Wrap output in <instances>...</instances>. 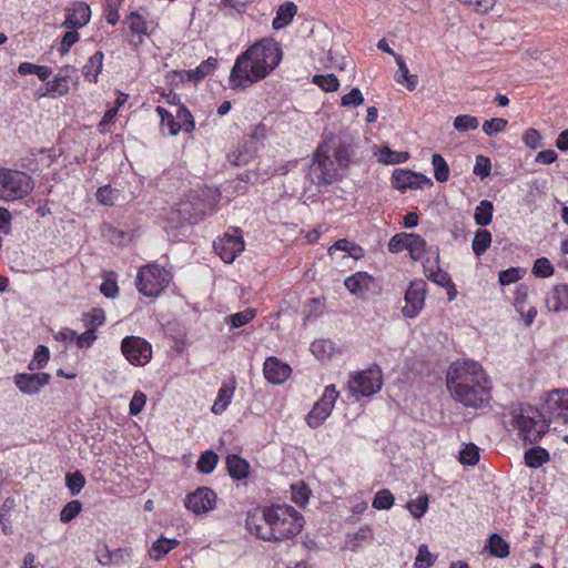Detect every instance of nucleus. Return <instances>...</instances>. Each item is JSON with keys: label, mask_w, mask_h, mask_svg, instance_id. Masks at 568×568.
Wrapping results in <instances>:
<instances>
[{"label": "nucleus", "mask_w": 568, "mask_h": 568, "mask_svg": "<svg viewBox=\"0 0 568 568\" xmlns=\"http://www.w3.org/2000/svg\"><path fill=\"white\" fill-rule=\"evenodd\" d=\"M446 386L452 397L465 407L483 408L491 399V382L474 361L452 363L446 372Z\"/></svg>", "instance_id": "obj_1"}, {"label": "nucleus", "mask_w": 568, "mask_h": 568, "mask_svg": "<svg viewBox=\"0 0 568 568\" xmlns=\"http://www.w3.org/2000/svg\"><path fill=\"white\" fill-rule=\"evenodd\" d=\"M303 515L287 504L257 507L245 519L246 529L264 541L293 539L303 529Z\"/></svg>", "instance_id": "obj_2"}, {"label": "nucleus", "mask_w": 568, "mask_h": 568, "mask_svg": "<svg viewBox=\"0 0 568 568\" xmlns=\"http://www.w3.org/2000/svg\"><path fill=\"white\" fill-rule=\"evenodd\" d=\"M283 51L273 38H263L235 60L230 73L232 89H245L265 79L282 61Z\"/></svg>", "instance_id": "obj_3"}, {"label": "nucleus", "mask_w": 568, "mask_h": 568, "mask_svg": "<svg viewBox=\"0 0 568 568\" xmlns=\"http://www.w3.org/2000/svg\"><path fill=\"white\" fill-rule=\"evenodd\" d=\"M508 416V423L518 430V436L524 442L536 444L548 432L549 425L542 414L531 405H514Z\"/></svg>", "instance_id": "obj_4"}, {"label": "nucleus", "mask_w": 568, "mask_h": 568, "mask_svg": "<svg viewBox=\"0 0 568 568\" xmlns=\"http://www.w3.org/2000/svg\"><path fill=\"white\" fill-rule=\"evenodd\" d=\"M331 146L327 142L321 143L313 154V161L310 165L308 173L305 179L316 186L331 185L342 180L341 170L336 162L331 159Z\"/></svg>", "instance_id": "obj_5"}, {"label": "nucleus", "mask_w": 568, "mask_h": 568, "mask_svg": "<svg viewBox=\"0 0 568 568\" xmlns=\"http://www.w3.org/2000/svg\"><path fill=\"white\" fill-rule=\"evenodd\" d=\"M170 282L169 272L156 263L140 267L135 277V286L140 293L149 297L161 294Z\"/></svg>", "instance_id": "obj_6"}, {"label": "nucleus", "mask_w": 568, "mask_h": 568, "mask_svg": "<svg viewBox=\"0 0 568 568\" xmlns=\"http://www.w3.org/2000/svg\"><path fill=\"white\" fill-rule=\"evenodd\" d=\"M0 199L13 201L28 195L33 189L32 178L21 171L6 170L0 173Z\"/></svg>", "instance_id": "obj_7"}, {"label": "nucleus", "mask_w": 568, "mask_h": 568, "mask_svg": "<svg viewBox=\"0 0 568 568\" xmlns=\"http://www.w3.org/2000/svg\"><path fill=\"white\" fill-rule=\"evenodd\" d=\"M213 248L223 262L233 263L245 248L242 230L230 227L227 232L213 242Z\"/></svg>", "instance_id": "obj_8"}, {"label": "nucleus", "mask_w": 568, "mask_h": 568, "mask_svg": "<svg viewBox=\"0 0 568 568\" xmlns=\"http://www.w3.org/2000/svg\"><path fill=\"white\" fill-rule=\"evenodd\" d=\"M121 353L134 366H145L152 358V345L143 337L129 335L121 342Z\"/></svg>", "instance_id": "obj_9"}, {"label": "nucleus", "mask_w": 568, "mask_h": 568, "mask_svg": "<svg viewBox=\"0 0 568 568\" xmlns=\"http://www.w3.org/2000/svg\"><path fill=\"white\" fill-rule=\"evenodd\" d=\"M349 389L357 395L368 397L381 390L383 374L378 366L357 373L349 382Z\"/></svg>", "instance_id": "obj_10"}, {"label": "nucleus", "mask_w": 568, "mask_h": 568, "mask_svg": "<svg viewBox=\"0 0 568 568\" xmlns=\"http://www.w3.org/2000/svg\"><path fill=\"white\" fill-rule=\"evenodd\" d=\"M337 397L338 393L335 389V385H328L325 387L323 396L314 404L313 408L306 416V423L311 428H318L326 420L334 408Z\"/></svg>", "instance_id": "obj_11"}, {"label": "nucleus", "mask_w": 568, "mask_h": 568, "mask_svg": "<svg viewBox=\"0 0 568 568\" xmlns=\"http://www.w3.org/2000/svg\"><path fill=\"white\" fill-rule=\"evenodd\" d=\"M426 298V282L414 280L409 283L405 292L406 305L402 308V314L406 318L416 317L424 308Z\"/></svg>", "instance_id": "obj_12"}, {"label": "nucleus", "mask_w": 568, "mask_h": 568, "mask_svg": "<svg viewBox=\"0 0 568 568\" xmlns=\"http://www.w3.org/2000/svg\"><path fill=\"white\" fill-rule=\"evenodd\" d=\"M392 185L394 189L404 193L408 189L417 190L429 187L433 185V181L423 173L396 169L392 175Z\"/></svg>", "instance_id": "obj_13"}, {"label": "nucleus", "mask_w": 568, "mask_h": 568, "mask_svg": "<svg viewBox=\"0 0 568 568\" xmlns=\"http://www.w3.org/2000/svg\"><path fill=\"white\" fill-rule=\"evenodd\" d=\"M17 388L26 395H38L51 382L49 373H18L13 377Z\"/></svg>", "instance_id": "obj_14"}, {"label": "nucleus", "mask_w": 568, "mask_h": 568, "mask_svg": "<svg viewBox=\"0 0 568 568\" xmlns=\"http://www.w3.org/2000/svg\"><path fill=\"white\" fill-rule=\"evenodd\" d=\"M216 501V494L209 487H199L189 494L185 499V507L196 515L205 514L213 509Z\"/></svg>", "instance_id": "obj_15"}, {"label": "nucleus", "mask_w": 568, "mask_h": 568, "mask_svg": "<svg viewBox=\"0 0 568 568\" xmlns=\"http://www.w3.org/2000/svg\"><path fill=\"white\" fill-rule=\"evenodd\" d=\"M291 372L290 365L275 356H270L264 362V376L272 384H283L290 377Z\"/></svg>", "instance_id": "obj_16"}, {"label": "nucleus", "mask_w": 568, "mask_h": 568, "mask_svg": "<svg viewBox=\"0 0 568 568\" xmlns=\"http://www.w3.org/2000/svg\"><path fill=\"white\" fill-rule=\"evenodd\" d=\"M176 207L190 226L197 224L206 216V203L200 199L181 202Z\"/></svg>", "instance_id": "obj_17"}, {"label": "nucleus", "mask_w": 568, "mask_h": 568, "mask_svg": "<svg viewBox=\"0 0 568 568\" xmlns=\"http://www.w3.org/2000/svg\"><path fill=\"white\" fill-rule=\"evenodd\" d=\"M91 18V10L88 3L78 2L72 10H68L65 20L62 27L67 29H80L89 23Z\"/></svg>", "instance_id": "obj_18"}, {"label": "nucleus", "mask_w": 568, "mask_h": 568, "mask_svg": "<svg viewBox=\"0 0 568 568\" xmlns=\"http://www.w3.org/2000/svg\"><path fill=\"white\" fill-rule=\"evenodd\" d=\"M257 150L258 146L246 136L240 142L237 149L227 155V159L236 166L245 165L254 158Z\"/></svg>", "instance_id": "obj_19"}, {"label": "nucleus", "mask_w": 568, "mask_h": 568, "mask_svg": "<svg viewBox=\"0 0 568 568\" xmlns=\"http://www.w3.org/2000/svg\"><path fill=\"white\" fill-rule=\"evenodd\" d=\"M226 468L232 479L236 481L245 480L251 470L250 463L237 454L226 456Z\"/></svg>", "instance_id": "obj_20"}, {"label": "nucleus", "mask_w": 568, "mask_h": 568, "mask_svg": "<svg viewBox=\"0 0 568 568\" xmlns=\"http://www.w3.org/2000/svg\"><path fill=\"white\" fill-rule=\"evenodd\" d=\"M235 389V378H231L229 382L222 384L217 392V396L214 400V404L211 408L213 414L221 415L226 410V408L231 404Z\"/></svg>", "instance_id": "obj_21"}, {"label": "nucleus", "mask_w": 568, "mask_h": 568, "mask_svg": "<svg viewBox=\"0 0 568 568\" xmlns=\"http://www.w3.org/2000/svg\"><path fill=\"white\" fill-rule=\"evenodd\" d=\"M334 161L341 170L349 168L354 155V143L351 139H339L333 146Z\"/></svg>", "instance_id": "obj_22"}, {"label": "nucleus", "mask_w": 568, "mask_h": 568, "mask_svg": "<svg viewBox=\"0 0 568 568\" xmlns=\"http://www.w3.org/2000/svg\"><path fill=\"white\" fill-rule=\"evenodd\" d=\"M546 306L556 313L568 311V284L555 285L551 295L546 300Z\"/></svg>", "instance_id": "obj_23"}, {"label": "nucleus", "mask_w": 568, "mask_h": 568, "mask_svg": "<svg viewBox=\"0 0 568 568\" xmlns=\"http://www.w3.org/2000/svg\"><path fill=\"white\" fill-rule=\"evenodd\" d=\"M374 282V277L367 272H357L345 278V287L354 295H361L369 291L371 284Z\"/></svg>", "instance_id": "obj_24"}, {"label": "nucleus", "mask_w": 568, "mask_h": 568, "mask_svg": "<svg viewBox=\"0 0 568 568\" xmlns=\"http://www.w3.org/2000/svg\"><path fill=\"white\" fill-rule=\"evenodd\" d=\"M297 12V6L294 2L287 1L281 4L273 19V29L280 30L288 26Z\"/></svg>", "instance_id": "obj_25"}, {"label": "nucleus", "mask_w": 568, "mask_h": 568, "mask_svg": "<svg viewBox=\"0 0 568 568\" xmlns=\"http://www.w3.org/2000/svg\"><path fill=\"white\" fill-rule=\"evenodd\" d=\"M104 54L102 51H97L89 58L82 68V75L89 82H98V75L102 71Z\"/></svg>", "instance_id": "obj_26"}, {"label": "nucleus", "mask_w": 568, "mask_h": 568, "mask_svg": "<svg viewBox=\"0 0 568 568\" xmlns=\"http://www.w3.org/2000/svg\"><path fill=\"white\" fill-rule=\"evenodd\" d=\"M485 549L496 558H506L510 554L509 544L496 532L488 537Z\"/></svg>", "instance_id": "obj_27"}, {"label": "nucleus", "mask_w": 568, "mask_h": 568, "mask_svg": "<svg viewBox=\"0 0 568 568\" xmlns=\"http://www.w3.org/2000/svg\"><path fill=\"white\" fill-rule=\"evenodd\" d=\"M550 460L549 452L541 446H534L525 452V464L537 469Z\"/></svg>", "instance_id": "obj_28"}, {"label": "nucleus", "mask_w": 568, "mask_h": 568, "mask_svg": "<svg viewBox=\"0 0 568 568\" xmlns=\"http://www.w3.org/2000/svg\"><path fill=\"white\" fill-rule=\"evenodd\" d=\"M180 545V541L175 538L169 539L165 537H160L152 544V547L149 551L150 557L153 560H161L166 554L176 548Z\"/></svg>", "instance_id": "obj_29"}, {"label": "nucleus", "mask_w": 568, "mask_h": 568, "mask_svg": "<svg viewBox=\"0 0 568 568\" xmlns=\"http://www.w3.org/2000/svg\"><path fill=\"white\" fill-rule=\"evenodd\" d=\"M217 59L210 57L202 61L194 70L183 71L190 81H201L210 75L217 67Z\"/></svg>", "instance_id": "obj_30"}, {"label": "nucleus", "mask_w": 568, "mask_h": 568, "mask_svg": "<svg viewBox=\"0 0 568 568\" xmlns=\"http://www.w3.org/2000/svg\"><path fill=\"white\" fill-rule=\"evenodd\" d=\"M126 21L129 22V28L132 31V33H135L139 36V40L131 41L130 43L133 44L135 48L143 42L141 36H148V22L146 20L136 11H132L128 18Z\"/></svg>", "instance_id": "obj_31"}, {"label": "nucleus", "mask_w": 568, "mask_h": 568, "mask_svg": "<svg viewBox=\"0 0 568 568\" xmlns=\"http://www.w3.org/2000/svg\"><path fill=\"white\" fill-rule=\"evenodd\" d=\"M165 222L166 229L176 231V233H174L173 236H186L185 232L191 227L190 224L186 221H184L181 212L176 206L170 210V212L166 215Z\"/></svg>", "instance_id": "obj_32"}, {"label": "nucleus", "mask_w": 568, "mask_h": 568, "mask_svg": "<svg viewBox=\"0 0 568 568\" xmlns=\"http://www.w3.org/2000/svg\"><path fill=\"white\" fill-rule=\"evenodd\" d=\"M395 61L398 65V70L395 74L396 81L398 83H404V81H405L406 82L405 85L409 91L415 90L418 84V77L416 74H409L406 62L400 54L396 55Z\"/></svg>", "instance_id": "obj_33"}, {"label": "nucleus", "mask_w": 568, "mask_h": 568, "mask_svg": "<svg viewBox=\"0 0 568 568\" xmlns=\"http://www.w3.org/2000/svg\"><path fill=\"white\" fill-rule=\"evenodd\" d=\"M373 539V531L367 525L361 527L357 531L346 534V542L352 551H357L362 544L371 542Z\"/></svg>", "instance_id": "obj_34"}, {"label": "nucleus", "mask_w": 568, "mask_h": 568, "mask_svg": "<svg viewBox=\"0 0 568 568\" xmlns=\"http://www.w3.org/2000/svg\"><path fill=\"white\" fill-rule=\"evenodd\" d=\"M493 236L491 233L486 229H479L476 231L471 248L477 257H480L491 245Z\"/></svg>", "instance_id": "obj_35"}, {"label": "nucleus", "mask_w": 568, "mask_h": 568, "mask_svg": "<svg viewBox=\"0 0 568 568\" xmlns=\"http://www.w3.org/2000/svg\"><path fill=\"white\" fill-rule=\"evenodd\" d=\"M378 156V161L385 164H399L408 160L409 153L406 151L398 152L393 151L388 146L384 145L378 149L375 153Z\"/></svg>", "instance_id": "obj_36"}, {"label": "nucleus", "mask_w": 568, "mask_h": 568, "mask_svg": "<svg viewBox=\"0 0 568 568\" xmlns=\"http://www.w3.org/2000/svg\"><path fill=\"white\" fill-rule=\"evenodd\" d=\"M438 263H439V250H438V247H436V264H438ZM424 268H425V274H426L427 278L442 287H445L449 282H452L450 275L446 271H443L439 267V265H437L436 270H434L433 267H428L427 264H424Z\"/></svg>", "instance_id": "obj_37"}, {"label": "nucleus", "mask_w": 568, "mask_h": 568, "mask_svg": "<svg viewBox=\"0 0 568 568\" xmlns=\"http://www.w3.org/2000/svg\"><path fill=\"white\" fill-rule=\"evenodd\" d=\"M311 494L312 491L304 480L291 485V499L298 507L304 508L308 504Z\"/></svg>", "instance_id": "obj_38"}, {"label": "nucleus", "mask_w": 568, "mask_h": 568, "mask_svg": "<svg viewBox=\"0 0 568 568\" xmlns=\"http://www.w3.org/2000/svg\"><path fill=\"white\" fill-rule=\"evenodd\" d=\"M494 205L488 200H483L475 209V223L481 227L489 225L493 221Z\"/></svg>", "instance_id": "obj_39"}, {"label": "nucleus", "mask_w": 568, "mask_h": 568, "mask_svg": "<svg viewBox=\"0 0 568 568\" xmlns=\"http://www.w3.org/2000/svg\"><path fill=\"white\" fill-rule=\"evenodd\" d=\"M255 316L256 310L248 307L242 312L229 315L225 318V322L230 325L231 328H240L252 322Z\"/></svg>", "instance_id": "obj_40"}, {"label": "nucleus", "mask_w": 568, "mask_h": 568, "mask_svg": "<svg viewBox=\"0 0 568 568\" xmlns=\"http://www.w3.org/2000/svg\"><path fill=\"white\" fill-rule=\"evenodd\" d=\"M219 463V456L213 450L209 449L201 454L196 468L201 474H211Z\"/></svg>", "instance_id": "obj_41"}, {"label": "nucleus", "mask_w": 568, "mask_h": 568, "mask_svg": "<svg viewBox=\"0 0 568 568\" xmlns=\"http://www.w3.org/2000/svg\"><path fill=\"white\" fill-rule=\"evenodd\" d=\"M432 164L434 166V175L436 181L440 183L448 181L450 170L443 155L439 153H434L432 156Z\"/></svg>", "instance_id": "obj_42"}, {"label": "nucleus", "mask_w": 568, "mask_h": 568, "mask_svg": "<svg viewBox=\"0 0 568 568\" xmlns=\"http://www.w3.org/2000/svg\"><path fill=\"white\" fill-rule=\"evenodd\" d=\"M50 359V349L45 345H38L33 357L28 365L30 371H40L44 368Z\"/></svg>", "instance_id": "obj_43"}, {"label": "nucleus", "mask_w": 568, "mask_h": 568, "mask_svg": "<svg viewBox=\"0 0 568 568\" xmlns=\"http://www.w3.org/2000/svg\"><path fill=\"white\" fill-rule=\"evenodd\" d=\"M408 248L413 260H419L426 252L427 243L419 234L408 233Z\"/></svg>", "instance_id": "obj_44"}, {"label": "nucleus", "mask_w": 568, "mask_h": 568, "mask_svg": "<svg viewBox=\"0 0 568 568\" xmlns=\"http://www.w3.org/2000/svg\"><path fill=\"white\" fill-rule=\"evenodd\" d=\"M324 303V297L310 298L303 307L304 321L321 316L323 314Z\"/></svg>", "instance_id": "obj_45"}, {"label": "nucleus", "mask_w": 568, "mask_h": 568, "mask_svg": "<svg viewBox=\"0 0 568 568\" xmlns=\"http://www.w3.org/2000/svg\"><path fill=\"white\" fill-rule=\"evenodd\" d=\"M87 479L80 470L68 473L65 475V486L68 487L71 496L80 494L82 488L85 486Z\"/></svg>", "instance_id": "obj_46"}, {"label": "nucleus", "mask_w": 568, "mask_h": 568, "mask_svg": "<svg viewBox=\"0 0 568 568\" xmlns=\"http://www.w3.org/2000/svg\"><path fill=\"white\" fill-rule=\"evenodd\" d=\"M395 497L389 489L378 490L373 499L372 506L377 510H387L393 507Z\"/></svg>", "instance_id": "obj_47"}, {"label": "nucleus", "mask_w": 568, "mask_h": 568, "mask_svg": "<svg viewBox=\"0 0 568 568\" xmlns=\"http://www.w3.org/2000/svg\"><path fill=\"white\" fill-rule=\"evenodd\" d=\"M526 274V270L521 267H509L507 270L500 271L498 274V283L501 286H507L513 283L518 282Z\"/></svg>", "instance_id": "obj_48"}, {"label": "nucleus", "mask_w": 568, "mask_h": 568, "mask_svg": "<svg viewBox=\"0 0 568 568\" xmlns=\"http://www.w3.org/2000/svg\"><path fill=\"white\" fill-rule=\"evenodd\" d=\"M312 81L314 84L318 85L325 92H334L339 87V81L337 77L333 73L315 74Z\"/></svg>", "instance_id": "obj_49"}, {"label": "nucleus", "mask_w": 568, "mask_h": 568, "mask_svg": "<svg viewBox=\"0 0 568 568\" xmlns=\"http://www.w3.org/2000/svg\"><path fill=\"white\" fill-rule=\"evenodd\" d=\"M82 321L84 322L85 327L92 328L95 331L98 326H101L105 322V313L100 307L92 308L89 313H83Z\"/></svg>", "instance_id": "obj_50"}, {"label": "nucleus", "mask_w": 568, "mask_h": 568, "mask_svg": "<svg viewBox=\"0 0 568 568\" xmlns=\"http://www.w3.org/2000/svg\"><path fill=\"white\" fill-rule=\"evenodd\" d=\"M311 352L318 359L328 358L334 352V345L329 339H316L311 344Z\"/></svg>", "instance_id": "obj_51"}, {"label": "nucleus", "mask_w": 568, "mask_h": 568, "mask_svg": "<svg viewBox=\"0 0 568 568\" xmlns=\"http://www.w3.org/2000/svg\"><path fill=\"white\" fill-rule=\"evenodd\" d=\"M479 448L474 443H468L459 452V462L463 465L475 466L479 462Z\"/></svg>", "instance_id": "obj_52"}, {"label": "nucleus", "mask_w": 568, "mask_h": 568, "mask_svg": "<svg viewBox=\"0 0 568 568\" xmlns=\"http://www.w3.org/2000/svg\"><path fill=\"white\" fill-rule=\"evenodd\" d=\"M82 510V503L78 499H73L65 504L60 511V521L68 524L73 520Z\"/></svg>", "instance_id": "obj_53"}, {"label": "nucleus", "mask_w": 568, "mask_h": 568, "mask_svg": "<svg viewBox=\"0 0 568 568\" xmlns=\"http://www.w3.org/2000/svg\"><path fill=\"white\" fill-rule=\"evenodd\" d=\"M532 274L539 278L550 277L555 273V268L547 257H539L532 266Z\"/></svg>", "instance_id": "obj_54"}, {"label": "nucleus", "mask_w": 568, "mask_h": 568, "mask_svg": "<svg viewBox=\"0 0 568 568\" xmlns=\"http://www.w3.org/2000/svg\"><path fill=\"white\" fill-rule=\"evenodd\" d=\"M178 122L182 126V130L186 133H191L195 130V122L191 111L184 105L181 104L176 111Z\"/></svg>", "instance_id": "obj_55"}, {"label": "nucleus", "mask_w": 568, "mask_h": 568, "mask_svg": "<svg viewBox=\"0 0 568 568\" xmlns=\"http://www.w3.org/2000/svg\"><path fill=\"white\" fill-rule=\"evenodd\" d=\"M48 93L65 95L69 92L68 75H57L47 81Z\"/></svg>", "instance_id": "obj_56"}, {"label": "nucleus", "mask_w": 568, "mask_h": 568, "mask_svg": "<svg viewBox=\"0 0 568 568\" xmlns=\"http://www.w3.org/2000/svg\"><path fill=\"white\" fill-rule=\"evenodd\" d=\"M428 496L426 494L418 496L417 499L410 500L407 508L414 518H422L428 509Z\"/></svg>", "instance_id": "obj_57"}, {"label": "nucleus", "mask_w": 568, "mask_h": 568, "mask_svg": "<svg viewBox=\"0 0 568 568\" xmlns=\"http://www.w3.org/2000/svg\"><path fill=\"white\" fill-rule=\"evenodd\" d=\"M454 128L459 132L476 130L479 125L478 119L469 114H462L455 118Z\"/></svg>", "instance_id": "obj_58"}, {"label": "nucleus", "mask_w": 568, "mask_h": 568, "mask_svg": "<svg viewBox=\"0 0 568 568\" xmlns=\"http://www.w3.org/2000/svg\"><path fill=\"white\" fill-rule=\"evenodd\" d=\"M115 197V190L110 184L100 186L95 193L98 203L106 206H112Z\"/></svg>", "instance_id": "obj_59"}, {"label": "nucleus", "mask_w": 568, "mask_h": 568, "mask_svg": "<svg viewBox=\"0 0 568 568\" xmlns=\"http://www.w3.org/2000/svg\"><path fill=\"white\" fill-rule=\"evenodd\" d=\"M508 124V121L503 118H493L490 120H486L483 123V131L489 135L493 136L496 133L503 132Z\"/></svg>", "instance_id": "obj_60"}, {"label": "nucleus", "mask_w": 568, "mask_h": 568, "mask_svg": "<svg viewBox=\"0 0 568 568\" xmlns=\"http://www.w3.org/2000/svg\"><path fill=\"white\" fill-rule=\"evenodd\" d=\"M491 172L490 159L485 155H477L474 166V174L479 176L481 180L488 178Z\"/></svg>", "instance_id": "obj_61"}, {"label": "nucleus", "mask_w": 568, "mask_h": 568, "mask_svg": "<svg viewBox=\"0 0 568 568\" xmlns=\"http://www.w3.org/2000/svg\"><path fill=\"white\" fill-rule=\"evenodd\" d=\"M77 30L78 29H70V31H67L63 34L59 47V52L61 55L68 54L72 45L79 41L80 34Z\"/></svg>", "instance_id": "obj_62"}, {"label": "nucleus", "mask_w": 568, "mask_h": 568, "mask_svg": "<svg viewBox=\"0 0 568 568\" xmlns=\"http://www.w3.org/2000/svg\"><path fill=\"white\" fill-rule=\"evenodd\" d=\"M435 562V557L428 551L426 545H422L415 559V568H429Z\"/></svg>", "instance_id": "obj_63"}, {"label": "nucleus", "mask_w": 568, "mask_h": 568, "mask_svg": "<svg viewBox=\"0 0 568 568\" xmlns=\"http://www.w3.org/2000/svg\"><path fill=\"white\" fill-rule=\"evenodd\" d=\"M408 233H398L390 237L388 242V251L392 253H399L408 248Z\"/></svg>", "instance_id": "obj_64"}]
</instances>
